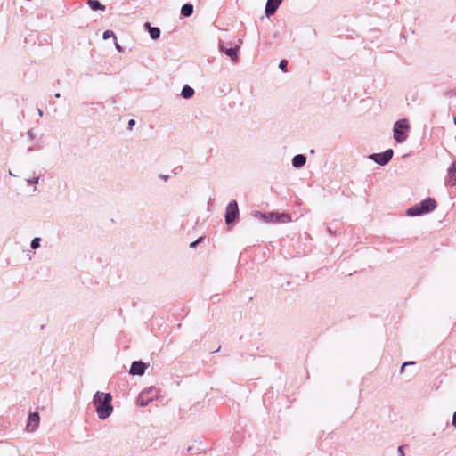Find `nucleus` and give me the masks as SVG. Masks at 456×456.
Listing matches in <instances>:
<instances>
[{
	"label": "nucleus",
	"instance_id": "f257e3e1",
	"mask_svg": "<svg viewBox=\"0 0 456 456\" xmlns=\"http://www.w3.org/2000/svg\"><path fill=\"white\" fill-rule=\"evenodd\" d=\"M111 395L109 393L97 392L94 398V403L98 414V417L102 419L108 418L113 411L111 405Z\"/></svg>",
	"mask_w": 456,
	"mask_h": 456
},
{
	"label": "nucleus",
	"instance_id": "f03ea898",
	"mask_svg": "<svg viewBox=\"0 0 456 456\" xmlns=\"http://www.w3.org/2000/svg\"><path fill=\"white\" fill-rule=\"evenodd\" d=\"M436 208V200L428 198L422 200L419 205L410 208L407 210V215L411 216H420L433 211Z\"/></svg>",
	"mask_w": 456,
	"mask_h": 456
},
{
	"label": "nucleus",
	"instance_id": "7ed1b4c3",
	"mask_svg": "<svg viewBox=\"0 0 456 456\" xmlns=\"http://www.w3.org/2000/svg\"><path fill=\"white\" fill-rule=\"evenodd\" d=\"M410 126L407 119H400L394 125V139L401 143L407 139Z\"/></svg>",
	"mask_w": 456,
	"mask_h": 456
},
{
	"label": "nucleus",
	"instance_id": "20e7f679",
	"mask_svg": "<svg viewBox=\"0 0 456 456\" xmlns=\"http://www.w3.org/2000/svg\"><path fill=\"white\" fill-rule=\"evenodd\" d=\"M239 215L238 204L235 200L231 201L226 208L225 222L226 224L232 223Z\"/></svg>",
	"mask_w": 456,
	"mask_h": 456
},
{
	"label": "nucleus",
	"instance_id": "39448f33",
	"mask_svg": "<svg viewBox=\"0 0 456 456\" xmlns=\"http://www.w3.org/2000/svg\"><path fill=\"white\" fill-rule=\"evenodd\" d=\"M393 157V151L387 150L383 153L372 154L370 159L379 165H386Z\"/></svg>",
	"mask_w": 456,
	"mask_h": 456
},
{
	"label": "nucleus",
	"instance_id": "423d86ee",
	"mask_svg": "<svg viewBox=\"0 0 456 456\" xmlns=\"http://www.w3.org/2000/svg\"><path fill=\"white\" fill-rule=\"evenodd\" d=\"M40 421V417L37 412L30 413L27 423V430L29 432L35 431Z\"/></svg>",
	"mask_w": 456,
	"mask_h": 456
},
{
	"label": "nucleus",
	"instance_id": "0eeeda50",
	"mask_svg": "<svg viewBox=\"0 0 456 456\" xmlns=\"http://www.w3.org/2000/svg\"><path fill=\"white\" fill-rule=\"evenodd\" d=\"M146 365L142 362H134L130 368L132 375H142L145 371Z\"/></svg>",
	"mask_w": 456,
	"mask_h": 456
},
{
	"label": "nucleus",
	"instance_id": "6e6552de",
	"mask_svg": "<svg viewBox=\"0 0 456 456\" xmlns=\"http://www.w3.org/2000/svg\"><path fill=\"white\" fill-rule=\"evenodd\" d=\"M281 3V0H268L265 6V14L267 16L273 15L276 12Z\"/></svg>",
	"mask_w": 456,
	"mask_h": 456
},
{
	"label": "nucleus",
	"instance_id": "1a4fd4ad",
	"mask_svg": "<svg viewBox=\"0 0 456 456\" xmlns=\"http://www.w3.org/2000/svg\"><path fill=\"white\" fill-rule=\"evenodd\" d=\"M221 50L222 52H224L225 54L228 55L233 61H238L239 47L224 49V46H221Z\"/></svg>",
	"mask_w": 456,
	"mask_h": 456
},
{
	"label": "nucleus",
	"instance_id": "9d476101",
	"mask_svg": "<svg viewBox=\"0 0 456 456\" xmlns=\"http://www.w3.org/2000/svg\"><path fill=\"white\" fill-rule=\"evenodd\" d=\"M153 392L152 389H150L149 391H144L142 392L139 398H138V403L141 405V406H145L147 405L151 401V399H150L147 395L148 394Z\"/></svg>",
	"mask_w": 456,
	"mask_h": 456
},
{
	"label": "nucleus",
	"instance_id": "9b49d317",
	"mask_svg": "<svg viewBox=\"0 0 456 456\" xmlns=\"http://www.w3.org/2000/svg\"><path fill=\"white\" fill-rule=\"evenodd\" d=\"M447 183L451 186L456 184V167L452 166L448 172Z\"/></svg>",
	"mask_w": 456,
	"mask_h": 456
},
{
	"label": "nucleus",
	"instance_id": "f8f14e48",
	"mask_svg": "<svg viewBox=\"0 0 456 456\" xmlns=\"http://www.w3.org/2000/svg\"><path fill=\"white\" fill-rule=\"evenodd\" d=\"M305 161L306 158L302 154L296 155L292 159V163L295 167H301L305 164Z\"/></svg>",
	"mask_w": 456,
	"mask_h": 456
},
{
	"label": "nucleus",
	"instance_id": "ddd939ff",
	"mask_svg": "<svg viewBox=\"0 0 456 456\" xmlns=\"http://www.w3.org/2000/svg\"><path fill=\"white\" fill-rule=\"evenodd\" d=\"M87 4L90 6L91 9L96 11V10H105V6L102 5L98 0H88Z\"/></svg>",
	"mask_w": 456,
	"mask_h": 456
},
{
	"label": "nucleus",
	"instance_id": "4468645a",
	"mask_svg": "<svg viewBox=\"0 0 456 456\" xmlns=\"http://www.w3.org/2000/svg\"><path fill=\"white\" fill-rule=\"evenodd\" d=\"M192 12H193V6L191 4H185L184 5H183V7L181 9V13L185 17L191 16Z\"/></svg>",
	"mask_w": 456,
	"mask_h": 456
},
{
	"label": "nucleus",
	"instance_id": "2eb2a0df",
	"mask_svg": "<svg viewBox=\"0 0 456 456\" xmlns=\"http://www.w3.org/2000/svg\"><path fill=\"white\" fill-rule=\"evenodd\" d=\"M272 216H273V214H272ZM274 216H275V222H278V223H286V222H289L290 221V216L287 214H274Z\"/></svg>",
	"mask_w": 456,
	"mask_h": 456
},
{
	"label": "nucleus",
	"instance_id": "dca6fc26",
	"mask_svg": "<svg viewBox=\"0 0 456 456\" xmlns=\"http://www.w3.org/2000/svg\"><path fill=\"white\" fill-rule=\"evenodd\" d=\"M194 94V90L190 87L189 86H183V90H182V96L185 99H189L191 98Z\"/></svg>",
	"mask_w": 456,
	"mask_h": 456
},
{
	"label": "nucleus",
	"instance_id": "f3484780",
	"mask_svg": "<svg viewBox=\"0 0 456 456\" xmlns=\"http://www.w3.org/2000/svg\"><path fill=\"white\" fill-rule=\"evenodd\" d=\"M149 33L152 39H157L160 36V30L158 28H150Z\"/></svg>",
	"mask_w": 456,
	"mask_h": 456
},
{
	"label": "nucleus",
	"instance_id": "a211bd4d",
	"mask_svg": "<svg viewBox=\"0 0 456 456\" xmlns=\"http://www.w3.org/2000/svg\"><path fill=\"white\" fill-rule=\"evenodd\" d=\"M103 37V39H105V40H106V39H109V38H110V37H114V38H116V37H115L114 33H113L112 31H110V30H107V31H105V32L103 33V37Z\"/></svg>",
	"mask_w": 456,
	"mask_h": 456
},
{
	"label": "nucleus",
	"instance_id": "6ab92c4d",
	"mask_svg": "<svg viewBox=\"0 0 456 456\" xmlns=\"http://www.w3.org/2000/svg\"><path fill=\"white\" fill-rule=\"evenodd\" d=\"M287 65H288V61L286 60H281L280 61V64H279V68L282 70V71H287Z\"/></svg>",
	"mask_w": 456,
	"mask_h": 456
},
{
	"label": "nucleus",
	"instance_id": "aec40b11",
	"mask_svg": "<svg viewBox=\"0 0 456 456\" xmlns=\"http://www.w3.org/2000/svg\"><path fill=\"white\" fill-rule=\"evenodd\" d=\"M40 245V238H35L33 239L32 242H31V248H37Z\"/></svg>",
	"mask_w": 456,
	"mask_h": 456
},
{
	"label": "nucleus",
	"instance_id": "412c9836",
	"mask_svg": "<svg viewBox=\"0 0 456 456\" xmlns=\"http://www.w3.org/2000/svg\"><path fill=\"white\" fill-rule=\"evenodd\" d=\"M410 364H413V362H406L403 363V365L401 366L400 372L403 373L404 371L405 366L410 365Z\"/></svg>",
	"mask_w": 456,
	"mask_h": 456
},
{
	"label": "nucleus",
	"instance_id": "4be33fe9",
	"mask_svg": "<svg viewBox=\"0 0 456 456\" xmlns=\"http://www.w3.org/2000/svg\"><path fill=\"white\" fill-rule=\"evenodd\" d=\"M201 240H202V238H200V239H198L197 240H195V241L191 242V243L190 244V247H191V248H194V247H196V245H197L200 241H201Z\"/></svg>",
	"mask_w": 456,
	"mask_h": 456
},
{
	"label": "nucleus",
	"instance_id": "5701e85b",
	"mask_svg": "<svg viewBox=\"0 0 456 456\" xmlns=\"http://www.w3.org/2000/svg\"><path fill=\"white\" fill-rule=\"evenodd\" d=\"M398 453H399V456H404L403 446H399Z\"/></svg>",
	"mask_w": 456,
	"mask_h": 456
},
{
	"label": "nucleus",
	"instance_id": "b1692460",
	"mask_svg": "<svg viewBox=\"0 0 456 456\" xmlns=\"http://www.w3.org/2000/svg\"><path fill=\"white\" fill-rule=\"evenodd\" d=\"M134 124H135V121L134 119L129 120V122H128L129 128L131 129L133 127V126H134Z\"/></svg>",
	"mask_w": 456,
	"mask_h": 456
},
{
	"label": "nucleus",
	"instance_id": "393cba45",
	"mask_svg": "<svg viewBox=\"0 0 456 456\" xmlns=\"http://www.w3.org/2000/svg\"><path fill=\"white\" fill-rule=\"evenodd\" d=\"M452 425L456 428V411L453 413L452 416Z\"/></svg>",
	"mask_w": 456,
	"mask_h": 456
},
{
	"label": "nucleus",
	"instance_id": "a878e982",
	"mask_svg": "<svg viewBox=\"0 0 456 456\" xmlns=\"http://www.w3.org/2000/svg\"><path fill=\"white\" fill-rule=\"evenodd\" d=\"M116 47L119 52H121V47L118 44H116Z\"/></svg>",
	"mask_w": 456,
	"mask_h": 456
}]
</instances>
